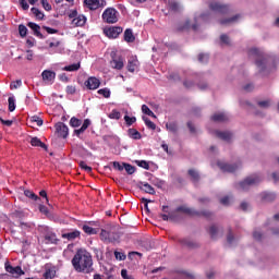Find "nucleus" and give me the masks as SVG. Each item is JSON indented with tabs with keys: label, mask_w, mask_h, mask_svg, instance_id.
<instances>
[{
	"label": "nucleus",
	"mask_w": 279,
	"mask_h": 279,
	"mask_svg": "<svg viewBox=\"0 0 279 279\" xmlns=\"http://www.w3.org/2000/svg\"><path fill=\"white\" fill-rule=\"evenodd\" d=\"M71 263L76 274H93L95 271V268H93V254L85 248H78Z\"/></svg>",
	"instance_id": "f257e3e1"
},
{
	"label": "nucleus",
	"mask_w": 279,
	"mask_h": 279,
	"mask_svg": "<svg viewBox=\"0 0 279 279\" xmlns=\"http://www.w3.org/2000/svg\"><path fill=\"white\" fill-rule=\"evenodd\" d=\"M248 56L255 58V64L259 69V73H263L267 66V57L256 48H252L248 51Z\"/></svg>",
	"instance_id": "f03ea898"
},
{
	"label": "nucleus",
	"mask_w": 279,
	"mask_h": 279,
	"mask_svg": "<svg viewBox=\"0 0 279 279\" xmlns=\"http://www.w3.org/2000/svg\"><path fill=\"white\" fill-rule=\"evenodd\" d=\"M177 213H183L184 215H189V217H205V219H210V217H213V213L208 210L198 211L186 206L178 207Z\"/></svg>",
	"instance_id": "7ed1b4c3"
},
{
	"label": "nucleus",
	"mask_w": 279,
	"mask_h": 279,
	"mask_svg": "<svg viewBox=\"0 0 279 279\" xmlns=\"http://www.w3.org/2000/svg\"><path fill=\"white\" fill-rule=\"evenodd\" d=\"M102 21L110 25L119 23V11H117L114 8H107L102 12Z\"/></svg>",
	"instance_id": "20e7f679"
},
{
	"label": "nucleus",
	"mask_w": 279,
	"mask_h": 279,
	"mask_svg": "<svg viewBox=\"0 0 279 279\" xmlns=\"http://www.w3.org/2000/svg\"><path fill=\"white\" fill-rule=\"evenodd\" d=\"M159 217L162 219V221L175 223V209L171 206H162Z\"/></svg>",
	"instance_id": "39448f33"
},
{
	"label": "nucleus",
	"mask_w": 279,
	"mask_h": 279,
	"mask_svg": "<svg viewBox=\"0 0 279 279\" xmlns=\"http://www.w3.org/2000/svg\"><path fill=\"white\" fill-rule=\"evenodd\" d=\"M260 177L254 174L252 177H247L244 181L239 183L241 191H247L250 186H254V184H258L260 182Z\"/></svg>",
	"instance_id": "423d86ee"
},
{
	"label": "nucleus",
	"mask_w": 279,
	"mask_h": 279,
	"mask_svg": "<svg viewBox=\"0 0 279 279\" xmlns=\"http://www.w3.org/2000/svg\"><path fill=\"white\" fill-rule=\"evenodd\" d=\"M209 10L218 12V14H228L230 12V7H228V4H221L219 1H211L209 2Z\"/></svg>",
	"instance_id": "0eeeda50"
},
{
	"label": "nucleus",
	"mask_w": 279,
	"mask_h": 279,
	"mask_svg": "<svg viewBox=\"0 0 279 279\" xmlns=\"http://www.w3.org/2000/svg\"><path fill=\"white\" fill-rule=\"evenodd\" d=\"M104 34L107 38H117L118 36H121L123 34V27L121 26H110L109 28H106L104 31Z\"/></svg>",
	"instance_id": "6e6552de"
},
{
	"label": "nucleus",
	"mask_w": 279,
	"mask_h": 279,
	"mask_svg": "<svg viewBox=\"0 0 279 279\" xmlns=\"http://www.w3.org/2000/svg\"><path fill=\"white\" fill-rule=\"evenodd\" d=\"M110 65L112 69L121 71L123 66H125V63L123 62V57L117 56V53L111 54Z\"/></svg>",
	"instance_id": "1a4fd4ad"
},
{
	"label": "nucleus",
	"mask_w": 279,
	"mask_h": 279,
	"mask_svg": "<svg viewBox=\"0 0 279 279\" xmlns=\"http://www.w3.org/2000/svg\"><path fill=\"white\" fill-rule=\"evenodd\" d=\"M100 239L105 243H114V241H117V234H114V232H112V230L109 231L106 229H101Z\"/></svg>",
	"instance_id": "9d476101"
},
{
	"label": "nucleus",
	"mask_w": 279,
	"mask_h": 279,
	"mask_svg": "<svg viewBox=\"0 0 279 279\" xmlns=\"http://www.w3.org/2000/svg\"><path fill=\"white\" fill-rule=\"evenodd\" d=\"M85 86H86L87 90H97V88H99V86H101V81H99V78H97L95 76H89L85 81Z\"/></svg>",
	"instance_id": "9b49d317"
},
{
	"label": "nucleus",
	"mask_w": 279,
	"mask_h": 279,
	"mask_svg": "<svg viewBox=\"0 0 279 279\" xmlns=\"http://www.w3.org/2000/svg\"><path fill=\"white\" fill-rule=\"evenodd\" d=\"M54 128L60 138H66L69 136V126L64 122H58Z\"/></svg>",
	"instance_id": "f8f14e48"
},
{
	"label": "nucleus",
	"mask_w": 279,
	"mask_h": 279,
	"mask_svg": "<svg viewBox=\"0 0 279 279\" xmlns=\"http://www.w3.org/2000/svg\"><path fill=\"white\" fill-rule=\"evenodd\" d=\"M84 3L89 10H99V8L106 7V0H84Z\"/></svg>",
	"instance_id": "ddd939ff"
},
{
	"label": "nucleus",
	"mask_w": 279,
	"mask_h": 279,
	"mask_svg": "<svg viewBox=\"0 0 279 279\" xmlns=\"http://www.w3.org/2000/svg\"><path fill=\"white\" fill-rule=\"evenodd\" d=\"M4 269L8 271V274H12V276H14V274H16V276H25V271L23 268H21V266L13 267L10 265V262L4 264Z\"/></svg>",
	"instance_id": "4468645a"
},
{
	"label": "nucleus",
	"mask_w": 279,
	"mask_h": 279,
	"mask_svg": "<svg viewBox=\"0 0 279 279\" xmlns=\"http://www.w3.org/2000/svg\"><path fill=\"white\" fill-rule=\"evenodd\" d=\"M217 166L219 167V169H221V171H223L225 173H234V171H236L239 169V166L236 165H230V163H226L223 161H218Z\"/></svg>",
	"instance_id": "2eb2a0df"
},
{
	"label": "nucleus",
	"mask_w": 279,
	"mask_h": 279,
	"mask_svg": "<svg viewBox=\"0 0 279 279\" xmlns=\"http://www.w3.org/2000/svg\"><path fill=\"white\" fill-rule=\"evenodd\" d=\"M88 128H90V119H85L82 126L74 130L75 136H77V138H81L82 134H84L88 130Z\"/></svg>",
	"instance_id": "dca6fc26"
},
{
	"label": "nucleus",
	"mask_w": 279,
	"mask_h": 279,
	"mask_svg": "<svg viewBox=\"0 0 279 279\" xmlns=\"http://www.w3.org/2000/svg\"><path fill=\"white\" fill-rule=\"evenodd\" d=\"M138 64H140L138 59L136 57H131L128 60L126 69L130 73H134L136 69H138Z\"/></svg>",
	"instance_id": "f3484780"
},
{
	"label": "nucleus",
	"mask_w": 279,
	"mask_h": 279,
	"mask_svg": "<svg viewBox=\"0 0 279 279\" xmlns=\"http://www.w3.org/2000/svg\"><path fill=\"white\" fill-rule=\"evenodd\" d=\"M27 27H29V29H32L34 32V36H36L37 38H40L41 40L45 38L43 33H40V25H38L34 22H28Z\"/></svg>",
	"instance_id": "a211bd4d"
},
{
	"label": "nucleus",
	"mask_w": 279,
	"mask_h": 279,
	"mask_svg": "<svg viewBox=\"0 0 279 279\" xmlns=\"http://www.w3.org/2000/svg\"><path fill=\"white\" fill-rule=\"evenodd\" d=\"M93 226H95V222L89 221L85 225H83L82 230L83 232H85V234H88L89 236L93 234H97V229L93 228Z\"/></svg>",
	"instance_id": "6ab92c4d"
},
{
	"label": "nucleus",
	"mask_w": 279,
	"mask_h": 279,
	"mask_svg": "<svg viewBox=\"0 0 279 279\" xmlns=\"http://www.w3.org/2000/svg\"><path fill=\"white\" fill-rule=\"evenodd\" d=\"M61 236L68 241H75V239H80V236H82V232H80V230H74L72 232L62 233Z\"/></svg>",
	"instance_id": "aec40b11"
},
{
	"label": "nucleus",
	"mask_w": 279,
	"mask_h": 279,
	"mask_svg": "<svg viewBox=\"0 0 279 279\" xmlns=\"http://www.w3.org/2000/svg\"><path fill=\"white\" fill-rule=\"evenodd\" d=\"M72 25H74V27H84V25H86V16L78 15L74 17V20H72Z\"/></svg>",
	"instance_id": "412c9836"
},
{
	"label": "nucleus",
	"mask_w": 279,
	"mask_h": 279,
	"mask_svg": "<svg viewBox=\"0 0 279 279\" xmlns=\"http://www.w3.org/2000/svg\"><path fill=\"white\" fill-rule=\"evenodd\" d=\"M41 77L45 82H52V80H56V72L50 70H45L41 73Z\"/></svg>",
	"instance_id": "4be33fe9"
},
{
	"label": "nucleus",
	"mask_w": 279,
	"mask_h": 279,
	"mask_svg": "<svg viewBox=\"0 0 279 279\" xmlns=\"http://www.w3.org/2000/svg\"><path fill=\"white\" fill-rule=\"evenodd\" d=\"M128 135L133 141H141V138H143V135L136 129H129L128 130Z\"/></svg>",
	"instance_id": "5701e85b"
},
{
	"label": "nucleus",
	"mask_w": 279,
	"mask_h": 279,
	"mask_svg": "<svg viewBox=\"0 0 279 279\" xmlns=\"http://www.w3.org/2000/svg\"><path fill=\"white\" fill-rule=\"evenodd\" d=\"M140 189L149 195H156V190L149 183H140Z\"/></svg>",
	"instance_id": "b1692460"
},
{
	"label": "nucleus",
	"mask_w": 279,
	"mask_h": 279,
	"mask_svg": "<svg viewBox=\"0 0 279 279\" xmlns=\"http://www.w3.org/2000/svg\"><path fill=\"white\" fill-rule=\"evenodd\" d=\"M31 145H32V147H41V149H45V151H47L46 144L43 143V141H40V138H38V137H32Z\"/></svg>",
	"instance_id": "393cba45"
},
{
	"label": "nucleus",
	"mask_w": 279,
	"mask_h": 279,
	"mask_svg": "<svg viewBox=\"0 0 279 279\" xmlns=\"http://www.w3.org/2000/svg\"><path fill=\"white\" fill-rule=\"evenodd\" d=\"M211 121H215L216 123H225V121H228V116L226 113H215L211 116Z\"/></svg>",
	"instance_id": "a878e982"
},
{
	"label": "nucleus",
	"mask_w": 279,
	"mask_h": 279,
	"mask_svg": "<svg viewBox=\"0 0 279 279\" xmlns=\"http://www.w3.org/2000/svg\"><path fill=\"white\" fill-rule=\"evenodd\" d=\"M262 202H274L276 199V194L269 193V192H264L259 195Z\"/></svg>",
	"instance_id": "bb28decb"
},
{
	"label": "nucleus",
	"mask_w": 279,
	"mask_h": 279,
	"mask_svg": "<svg viewBox=\"0 0 279 279\" xmlns=\"http://www.w3.org/2000/svg\"><path fill=\"white\" fill-rule=\"evenodd\" d=\"M124 40L125 43H134V40H136V37H134V33L132 32V28H126L124 31Z\"/></svg>",
	"instance_id": "cd10ccee"
},
{
	"label": "nucleus",
	"mask_w": 279,
	"mask_h": 279,
	"mask_svg": "<svg viewBox=\"0 0 279 279\" xmlns=\"http://www.w3.org/2000/svg\"><path fill=\"white\" fill-rule=\"evenodd\" d=\"M215 134L217 138H220L221 141H230L232 138V133L230 132L216 131Z\"/></svg>",
	"instance_id": "c85d7f7f"
},
{
	"label": "nucleus",
	"mask_w": 279,
	"mask_h": 279,
	"mask_svg": "<svg viewBox=\"0 0 279 279\" xmlns=\"http://www.w3.org/2000/svg\"><path fill=\"white\" fill-rule=\"evenodd\" d=\"M45 241H47V243H52L54 245H57L58 241V235H56V233L53 232H48L46 235H45Z\"/></svg>",
	"instance_id": "c756f323"
},
{
	"label": "nucleus",
	"mask_w": 279,
	"mask_h": 279,
	"mask_svg": "<svg viewBox=\"0 0 279 279\" xmlns=\"http://www.w3.org/2000/svg\"><path fill=\"white\" fill-rule=\"evenodd\" d=\"M46 45H48L49 49L58 48L60 45H62V41H60L57 38L48 39L46 41Z\"/></svg>",
	"instance_id": "7c9ffc66"
},
{
	"label": "nucleus",
	"mask_w": 279,
	"mask_h": 279,
	"mask_svg": "<svg viewBox=\"0 0 279 279\" xmlns=\"http://www.w3.org/2000/svg\"><path fill=\"white\" fill-rule=\"evenodd\" d=\"M189 175L191 177V180L192 182H194V184H197V182H199V172H197L196 170L190 169Z\"/></svg>",
	"instance_id": "2f4dec72"
},
{
	"label": "nucleus",
	"mask_w": 279,
	"mask_h": 279,
	"mask_svg": "<svg viewBox=\"0 0 279 279\" xmlns=\"http://www.w3.org/2000/svg\"><path fill=\"white\" fill-rule=\"evenodd\" d=\"M32 14H34V16H36V19H38V21H43V19H45V13H43L38 8L33 7L31 9Z\"/></svg>",
	"instance_id": "473e14b6"
},
{
	"label": "nucleus",
	"mask_w": 279,
	"mask_h": 279,
	"mask_svg": "<svg viewBox=\"0 0 279 279\" xmlns=\"http://www.w3.org/2000/svg\"><path fill=\"white\" fill-rule=\"evenodd\" d=\"M150 182L154 184V186H157V189H165V181L156 177L150 178Z\"/></svg>",
	"instance_id": "72a5a7b5"
},
{
	"label": "nucleus",
	"mask_w": 279,
	"mask_h": 279,
	"mask_svg": "<svg viewBox=\"0 0 279 279\" xmlns=\"http://www.w3.org/2000/svg\"><path fill=\"white\" fill-rule=\"evenodd\" d=\"M24 195L25 197H28L29 199H33L34 202H38V199H40V197L38 195H36L34 192L26 190L24 191Z\"/></svg>",
	"instance_id": "f704fd0d"
},
{
	"label": "nucleus",
	"mask_w": 279,
	"mask_h": 279,
	"mask_svg": "<svg viewBox=\"0 0 279 279\" xmlns=\"http://www.w3.org/2000/svg\"><path fill=\"white\" fill-rule=\"evenodd\" d=\"M142 112L144 114H147V117H153V119H156V114L154 113V111H151V109H149L147 105L142 106Z\"/></svg>",
	"instance_id": "c9c22d12"
},
{
	"label": "nucleus",
	"mask_w": 279,
	"mask_h": 279,
	"mask_svg": "<svg viewBox=\"0 0 279 279\" xmlns=\"http://www.w3.org/2000/svg\"><path fill=\"white\" fill-rule=\"evenodd\" d=\"M143 121L145 125L148 128V130H156V123H154L149 118L143 117Z\"/></svg>",
	"instance_id": "e433bc0d"
},
{
	"label": "nucleus",
	"mask_w": 279,
	"mask_h": 279,
	"mask_svg": "<svg viewBox=\"0 0 279 279\" xmlns=\"http://www.w3.org/2000/svg\"><path fill=\"white\" fill-rule=\"evenodd\" d=\"M70 125H71V128H80V125H82V120L77 119L75 117H72L70 119Z\"/></svg>",
	"instance_id": "4c0bfd02"
},
{
	"label": "nucleus",
	"mask_w": 279,
	"mask_h": 279,
	"mask_svg": "<svg viewBox=\"0 0 279 279\" xmlns=\"http://www.w3.org/2000/svg\"><path fill=\"white\" fill-rule=\"evenodd\" d=\"M63 71H69V72L80 71V63H73V64L66 65L63 68Z\"/></svg>",
	"instance_id": "58836bf2"
},
{
	"label": "nucleus",
	"mask_w": 279,
	"mask_h": 279,
	"mask_svg": "<svg viewBox=\"0 0 279 279\" xmlns=\"http://www.w3.org/2000/svg\"><path fill=\"white\" fill-rule=\"evenodd\" d=\"M9 101V112H14V110H16V104H15V99L14 97H9L8 99Z\"/></svg>",
	"instance_id": "ea45409f"
},
{
	"label": "nucleus",
	"mask_w": 279,
	"mask_h": 279,
	"mask_svg": "<svg viewBox=\"0 0 279 279\" xmlns=\"http://www.w3.org/2000/svg\"><path fill=\"white\" fill-rule=\"evenodd\" d=\"M124 170L129 175H133V173L136 171V168L130 163H124Z\"/></svg>",
	"instance_id": "a19ab883"
},
{
	"label": "nucleus",
	"mask_w": 279,
	"mask_h": 279,
	"mask_svg": "<svg viewBox=\"0 0 279 279\" xmlns=\"http://www.w3.org/2000/svg\"><path fill=\"white\" fill-rule=\"evenodd\" d=\"M177 29L178 32H187V29H191V22L186 21L184 25H179Z\"/></svg>",
	"instance_id": "79ce46f5"
},
{
	"label": "nucleus",
	"mask_w": 279,
	"mask_h": 279,
	"mask_svg": "<svg viewBox=\"0 0 279 279\" xmlns=\"http://www.w3.org/2000/svg\"><path fill=\"white\" fill-rule=\"evenodd\" d=\"M19 33L22 38H25L27 36V26L20 24L19 25Z\"/></svg>",
	"instance_id": "37998d69"
},
{
	"label": "nucleus",
	"mask_w": 279,
	"mask_h": 279,
	"mask_svg": "<svg viewBox=\"0 0 279 279\" xmlns=\"http://www.w3.org/2000/svg\"><path fill=\"white\" fill-rule=\"evenodd\" d=\"M98 95H102L105 99H110V90L107 87L99 89Z\"/></svg>",
	"instance_id": "c03bdc74"
},
{
	"label": "nucleus",
	"mask_w": 279,
	"mask_h": 279,
	"mask_svg": "<svg viewBox=\"0 0 279 279\" xmlns=\"http://www.w3.org/2000/svg\"><path fill=\"white\" fill-rule=\"evenodd\" d=\"M182 243H183V245H186V247H191V248L199 247V244H197L196 242H193L191 240H183Z\"/></svg>",
	"instance_id": "a18cd8bd"
},
{
	"label": "nucleus",
	"mask_w": 279,
	"mask_h": 279,
	"mask_svg": "<svg viewBox=\"0 0 279 279\" xmlns=\"http://www.w3.org/2000/svg\"><path fill=\"white\" fill-rule=\"evenodd\" d=\"M217 232H219V229L217 228V226L213 225L209 228V234H210L211 239H217Z\"/></svg>",
	"instance_id": "49530a36"
},
{
	"label": "nucleus",
	"mask_w": 279,
	"mask_h": 279,
	"mask_svg": "<svg viewBox=\"0 0 279 279\" xmlns=\"http://www.w3.org/2000/svg\"><path fill=\"white\" fill-rule=\"evenodd\" d=\"M124 121L126 125L130 128L131 125H134V122L136 121V117L124 116Z\"/></svg>",
	"instance_id": "de8ad7c7"
},
{
	"label": "nucleus",
	"mask_w": 279,
	"mask_h": 279,
	"mask_svg": "<svg viewBox=\"0 0 279 279\" xmlns=\"http://www.w3.org/2000/svg\"><path fill=\"white\" fill-rule=\"evenodd\" d=\"M44 278L45 279H53L56 278V271H53L52 269H47L44 274Z\"/></svg>",
	"instance_id": "09e8293b"
},
{
	"label": "nucleus",
	"mask_w": 279,
	"mask_h": 279,
	"mask_svg": "<svg viewBox=\"0 0 279 279\" xmlns=\"http://www.w3.org/2000/svg\"><path fill=\"white\" fill-rule=\"evenodd\" d=\"M112 165H113V169H116V171H123V169H124V165H125V162H119V161H113L112 162Z\"/></svg>",
	"instance_id": "8fccbe9b"
},
{
	"label": "nucleus",
	"mask_w": 279,
	"mask_h": 279,
	"mask_svg": "<svg viewBox=\"0 0 279 279\" xmlns=\"http://www.w3.org/2000/svg\"><path fill=\"white\" fill-rule=\"evenodd\" d=\"M114 256L117 260H125L128 258V255H125V253L119 251H114Z\"/></svg>",
	"instance_id": "3c124183"
},
{
	"label": "nucleus",
	"mask_w": 279,
	"mask_h": 279,
	"mask_svg": "<svg viewBox=\"0 0 279 279\" xmlns=\"http://www.w3.org/2000/svg\"><path fill=\"white\" fill-rule=\"evenodd\" d=\"M31 121H32V123H36V125L38 128H40L43 125V119H40V117H38V116H33L31 118Z\"/></svg>",
	"instance_id": "603ef678"
},
{
	"label": "nucleus",
	"mask_w": 279,
	"mask_h": 279,
	"mask_svg": "<svg viewBox=\"0 0 279 279\" xmlns=\"http://www.w3.org/2000/svg\"><path fill=\"white\" fill-rule=\"evenodd\" d=\"M239 19V15H235L231 19L220 20V25H228V23H234Z\"/></svg>",
	"instance_id": "864d4df0"
},
{
	"label": "nucleus",
	"mask_w": 279,
	"mask_h": 279,
	"mask_svg": "<svg viewBox=\"0 0 279 279\" xmlns=\"http://www.w3.org/2000/svg\"><path fill=\"white\" fill-rule=\"evenodd\" d=\"M175 274H177V279H179L180 276H185V278H191V279L195 278L193 275L186 271L177 270Z\"/></svg>",
	"instance_id": "5fc2aeb1"
},
{
	"label": "nucleus",
	"mask_w": 279,
	"mask_h": 279,
	"mask_svg": "<svg viewBox=\"0 0 279 279\" xmlns=\"http://www.w3.org/2000/svg\"><path fill=\"white\" fill-rule=\"evenodd\" d=\"M81 169H84L87 173H90L93 171V168L88 165H86V161H80Z\"/></svg>",
	"instance_id": "6e6d98bb"
},
{
	"label": "nucleus",
	"mask_w": 279,
	"mask_h": 279,
	"mask_svg": "<svg viewBox=\"0 0 279 279\" xmlns=\"http://www.w3.org/2000/svg\"><path fill=\"white\" fill-rule=\"evenodd\" d=\"M183 86L187 89L191 90V88L195 87V82L186 80L183 82Z\"/></svg>",
	"instance_id": "4d7b16f0"
},
{
	"label": "nucleus",
	"mask_w": 279,
	"mask_h": 279,
	"mask_svg": "<svg viewBox=\"0 0 279 279\" xmlns=\"http://www.w3.org/2000/svg\"><path fill=\"white\" fill-rule=\"evenodd\" d=\"M109 119H116L117 121H119V119H121V112L112 110L109 114Z\"/></svg>",
	"instance_id": "13d9d810"
},
{
	"label": "nucleus",
	"mask_w": 279,
	"mask_h": 279,
	"mask_svg": "<svg viewBox=\"0 0 279 279\" xmlns=\"http://www.w3.org/2000/svg\"><path fill=\"white\" fill-rule=\"evenodd\" d=\"M41 5L44 8V10H46V12H51V4L49 3V1L47 0H41Z\"/></svg>",
	"instance_id": "bf43d9fd"
},
{
	"label": "nucleus",
	"mask_w": 279,
	"mask_h": 279,
	"mask_svg": "<svg viewBox=\"0 0 279 279\" xmlns=\"http://www.w3.org/2000/svg\"><path fill=\"white\" fill-rule=\"evenodd\" d=\"M22 84H23V82L21 80H17V81L11 83L10 88H11V90H14V89L19 88L20 86H22Z\"/></svg>",
	"instance_id": "052dcab7"
},
{
	"label": "nucleus",
	"mask_w": 279,
	"mask_h": 279,
	"mask_svg": "<svg viewBox=\"0 0 279 279\" xmlns=\"http://www.w3.org/2000/svg\"><path fill=\"white\" fill-rule=\"evenodd\" d=\"M65 90L68 95H75V93L77 92V89L73 85H68Z\"/></svg>",
	"instance_id": "680f3d73"
},
{
	"label": "nucleus",
	"mask_w": 279,
	"mask_h": 279,
	"mask_svg": "<svg viewBox=\"0 0 279 279\" xmlns=\"http://www.w3.org/2000/svg\"><path fill=\"white\" fill-rule=\"evenodd\" d=\"M227 242H228L229 244L234 243V234L232 233V229H230L229 232H228Z\"/></svg>",
	"instance_id": "e2e57ef3"
},
{
	"label": "nucleus",
	"mask_w": 279,
	"mask_h": 279,
	"mask_svg": "<svg viewBox=\"0 0 279 279\" xmlns=\"http://www.w3.org/2000/svg\"><path fill=\"white\" fill-rule=\"evenodd\" d=\"M198 61H199L202 64L208 62V54H205V53L198 54Z\"/></svg>",
	"instance_id": "0e129e2a"
},
{
	"label": "nucleus",
	"mask_w": 279,
	"mask_h": 279,
	"mask_svg": "<svg viewBox=\"0 0 279 279\" xmlns=\"http://www.w3.org/2000/svg\"><path fill=\"white\" fill-rule=\"evenodd\" d=\"M220 40H221V43H223L225 45H230V37H229L228 35H226V34H222V35L220 36Z\"/></svg>",
	"instance_id": "69168bd1"
},
{
	"label": "nucleus",
	"mask_w": 279,
	"mask_h": 279,
	"mask_svg": "<svg viewBox=\"0 0 279 279\" xmlns=\"http://www.w3.org/2000/svg\"><path fill=\"white\" fill-rule=\"evenodd\" d=\"M39 213H41V215H49V208H47V206L45 205H39Z\"/></svg>",
	"instance_id": "338daca9"
},
{
	"label": "nucleus",
	"mask_w": 279,
	"mask_h": 279,
	"mask_svg": "<svg viewBox=\"0 0 279 279\" xmlns=\"http://www.w3.org/2000/svg\"><path fill=\"white\" fill-rule=\"evenodd\" d=\"M43 29H45L47 34H58V29L51 28L49 26H43Z\"/></svg>",
	"instance_id": "774afa93"
}]
</instances>
